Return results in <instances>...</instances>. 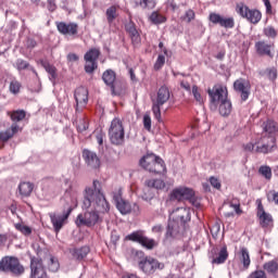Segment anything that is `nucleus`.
Wrapping results in <instances>:
<instances>
[{"label": "nucleus", "mask_w": 278, "mask_h": 278, "mask_svg": "<svg viewBox=\"0 0 278 278\" xmlns=\"http://www.w3.org/2000/svg\"><path fill=\"white\" fill-rule=\"evenodd\" d=\"M210 182H211L212 187H215L216 189H220V187H222V182H220V180H218V178H216V176H211Z\"/></svg>", "instance_id": "obj_59"}, {"label": "nucleus", "mask_w": 278, "mask_h": 278, "mask_svg": "<svg viewBox=\"0 0 278 278\" xmlns=\"http://www.w3.org/2000/svg\"><path fill=\"white\" fill-rule=\"evenodd\" d=\"M85 214L77 216L78 227L84 225L85 227H94L98 223H103V219L99 214H108L110 212V202L105 199L101 181L93 180L92 187L85 188L83 210H90Z\"/></svg>", "instance_id": "obj_1"}, {"label": "nucleus", "mask_w": 278, "mask_h": 278, "mask_svg": "<svg viewBox=\"0 0 278 278\" xmlns=\"http://www.w3.org/2000/svg\"><path fill=\"white\" fill-rule=\"evenodd\" d=\"M76 123L78 134H84V131H88L89 121L86 116H83Z\"/></svg>", "instance_id": "obj_38"}, {"label": "nucleus", "mask_w": 278, "mask_h": 278, "mask_svg": "<svg viewBox=\"0 0 278 278\" xmlns=\"http://www.w3.org/2000/svg\"><path fill=\"white\" fill-rule=\"evenodd\" d=\"M238 256H239V261H240V263H242L244 269H249V267L251 265L250 250H248V248H245V247L240 248V250L238 252Z\"/></svg>", "instance_id": "obj_26"}, {"label": "nucleus", "mask_w": 278, "mask_h": 278, "mask_svg": "<svg viewBox=\"0 0 278 278\" xmlns=\"http://www.w3.org/2000/svg\"><path fill=\"white\" fill-rule=\"evenodd\" d=\"M125 240L126 241H130V242H138V243H140V232H139V230H137V231H135V232H132L130 235H127L125 237Z\"/></svg>", "instance_id": "obj_54"}, {"label": "nucleus", "mask_w": 278, "mask_h": 278, "mask_svg": "<svg viewBox=\"0 0 278 278\" xmlns=\"http://www.w3.org/2000/svg\"><path fill=\"white\" fill-rule=\"evenodd\" d=\"M143 128L149 131L152 130V117L149 113H146L143 115Z\"/></svg>", "instance_id": "obj_52"}, {"label": "nucleus", "mask_w": 278, "mask_h": 278, "mask_svg": "<svg viewBox=\"0 0 278 278\" xmlns=\"http://www.w3.org/2000/svg\"><path fill=\"white\" fill-rule=\"evenodd\" d=\"M267 200L268 202H274L275 204H278V191L276 189H270L267 192Z\"/></svg>", "instance_id": "obj_50"}, {"label": "nucleus", "mask_w": 278, "mask_h": 278, "mask_svg": "<svg viewBox=\"0 0 278 278\" xmlns=\"http://www.w3.org/2000/svg\"><path fill=\"white\" fill-rule=\"evenodd\" d=\"M153 173L163 175L167 174V167L164 159H161V156H156V154H154Z\"/></svg>", "instance_id": "obj_27"}, {"label": "nucleus", "mask_w": 278, "mask_h": 278, "mask_svg": "<svg viewBox=\"0 0 278 278\" xmlns=\"http://www.w3.org/2000/svg\"><path fill=\"white\" fill-rule=\"evenodd\" d=\"M263 34L265 35V37H267L268 39H276L277 38V29L275 28V26H266L263 29Z\"/></svg>", "instance_id": "obj_43"}, {"label": "nucleus", "mask_w": 278, "mask_h": 278, "mask_svg": "<svg viewBox=\"0 0 278 278\" xmlns=\"http://www.w3.org/2000/svg\"><path fill=\"white\" fill-rule=\"evenodd\" d=\"M83 160H85L86 164L89 165L90 168H99V166H101V160L99 156L88 149L83 150Z\"/></svg>", "instance_id": "obj_21"}, {"label": "nucleus", "mask_w": 278, "mask_h": 278, "mask_svg": "<svg viewBox=\"0 0 278 278\" xmlns=\"http://www.w3.org/2000/svg\"><path fill=\"white\" fill-rule=\"evenodd\" d=\"M182 22H187V24H190L193 20H195V13L192 9H189L186 11L185 15L180 17Z\"/></svg>", "instance_id": "obj_47"}, {"label": "nucleus", "mask_w": 278, "mask_h": 278, "mask_svg": "<svg viewBox=\"0 0 278 278\" xmlns=\"http://www.w3.org/2000/svg\"><path fill=\"white\" fill-rule=\"evenodd\" d=\"M170 98V91L169 88L166 87V85H163L160 87L159 91L156 92V101L152 105V112L154 113V117L159 119V122L162 119V111L161 108L168 102Z\"/></svg>", "instance_id": "obj_6"}, {"label": "nucleus", "mask_w": 278, "mask_h": 278, "mask_svg": "<svg viewBox=\"0 0 278 278\" xmlns=\"http://www.w3.org/2000/svg\"><path fill=\"white\" fill-rule=\"evenodd\" d=\"M141 245H143V248H147L148 250H153V248L157 245V241H155V239H151L150 237L141 235Z\"/></svg>", "instance_id": "obj_39"}, {"label": "nucleus", "mask_w": 278, "mask_h": 278, "mask_svg": "<svg viewBox=\"0 0 278 278\" xmlns=\"http://www.w3.org/2000/svg\"><path fill=\"white\" fill-rule=\"evenodd\" d=\"M0 273H11L15 277H21L25 275V266L16 256H3L0 260Z\"/></svg>", "instance_id": "obj_3"}, {"label": "nucleus", "mask_w": 278, "mask_h": 278, "mask_svg": "<svg viewBox=\"0 0 278 278\" xmlns=\"http://www.w3.org/2000/svg\"><path fill=\"white\" fill-rule=\"evenodd\" d=\"M230 206H232V208H235L236 213L238 215H241V213H243L242 208H241V202L238 199H233L230 201Z\"/></svg>", "instance_id": "obj_55"}, {"label": "nucleus", "mask_w": 278, "mask_h": 278, "mask_svg": "<svg viewBox=\"0 0 278 278\" xmlns=\"http://www.w3.org/2000/svg\"><path fill=\"white\" fill-rule=\"evenodd\" d=\"M154 161L155 154H146V156H142L141 159V166L143 167V169H148V172H153Z\"/></svg>", "instance_id": "obj_29"}, {"label": "nucleus", "mask_w": 278, "mask_h": 278, "mask_svg": "<svg viewBox=\"0 0 278 278\" xmlns=\"http://www.w3.org/2000/svg\"><path fill=\"white\" fill-rule=\"evenodd\" d=\"M70 253L73 260H76V262H84V260H86L90 253V247L84 245L80 248H72L70 249Z\"/></svg>", "instance_id": "obj_22"}, {"label": "nucleus", "mask_w": 278, "mask_h": 278, "mask_svg": "<svg viewBox=\"0 0 278 278\" xmlns=\"http://www.w3.org/2000/svg\"><path fill=\"white\" fill-rule=\"evenodd\" d=\"M265 132L273 135V132H278V124L274 119H267L263 126Z\"/></svg>", "instance_id": "obj_36"}, {"label": "nucleus", "mask_w": 278, "mask_h": 278, "mask_svg": "<svg viewBox=\"0 0 278 278\" xmlns=\"http://www.w3.org/2000/svg\"><path fill=\"white\" fill-rule=\"evenodd\" d=\"M236 12L238 15L250 22V24H260L262 20V11L258 9H250L244 2L236 4Z\"/></svg>", "instance_id": "obj_5"}, {"label": "nucleus", "mask_w": 278, "mask_h": 278, "mask_svg": "<svg viewBox=\"0 0 278 278\" xmlns=\"http://www.w3.org/2000/svg\"><path fill=\"white\" fill-rule=\"evenodd\" d=\"M8 116H10L11 121L18 125L17 123H21V121H25V116H27V112L25 110H16L8 112Z\"/></svg>", "instance_id": "obj_31"}, {"label": "nucleus", "mask_w": 278, "mask_h": 278, "mask_svg": "<svg viewBox=\"0 0 278 278\" xmlns=\"http://www.w3.org/2000/svg\"><path fill=\"white\" fill-rule=\"evenodd\" d=\"M128 258L132 262H140V252L136 249L128 250Z\"/></svg>", "instance_id": "obj_53"}, {"label": "nucleus", "mask_w": 278, "mask_h": 278, "mask_svg": "<svg viewBox=\"0 0 278 278\" xmlns=\"http://www.w3.org/2000/svg\"><path fill=\"white\" fill-rule=\"evenodd\" d=\"M180 87L185 89L186 91H191V85L188 80H181Z\"/></svg>", "instance_id": "obj_62"}, {"label": "nucleus", "mask_w": 278, "mask_h": 278, "mask_svg": "<svg viewBox=\"0 0 278 278\" xmlns=\"http://www.w3.org/2000/svg\"><path fill=\"white\" fill-rule=\"evenodd\" d=\"M48 270L50 273H58V270H60V260H58V257L50 255L48 261Z\"/></svg>", "instance_id": "obj_37"}, {"label": "nucleus", "mask_w": 278, "mask_h": 278, "mask_svg": "<svg viewBox=\"0 0 278 278\" xmlns=\"http://www.w3.org/2000/svg\"><path fill=\"white\" fill-rule=\"evenodd\" d=\"M254 48L256 51V54L260 56H269V59H274L275 56V43L265 41V40H260L255 41Z\"/></svg>", "instance_id": "obj_14"}, {"label": "nucleus", "mask_w": 278, "mask_h": 278, "mask_svg": "<svg viewBox=\"0 0 278 278\" xmlns=\"http://www.w3.org/2000/svg\"><path fill=\"white\" fill-rule=\"evenodd\" d=\"M73 214V206H70L66 211L63 212L62 215L50 213V220L55 233H60L62 227L68 223V217Z\"/></svg>", "instance_id": "obj_7"}, {"label": "nucleus", "mask_w": 278, "mask_h": 278, "mask_svg": "<svg viewBox=\"0 0 278 278\" xmlns=\"http://www.w3.org/2000/svg\"><path fill=\"white\" fill-rule=\"evenodd\" d=\"M45 70L50 75V81H55L58 79V68L49 63L43 64Z\"/></svg>", "instance_id": "obj_40"}, {"label": "nucleus", "mask_w": 278, "mask_h": 278, "mask_svg": "<svg viewBox=\"0 0 278 278\" xmlns=\"http://www.w3.org/2000/svg\"><path fill=\"white\" fill-rule=\"evenodd\" d=\"M126 31L129 34L132 42H136V39L138 38V29H136V25L132 23L126 25Z\"/></svg>", "instance_id": "obj_44"}, {"label": "nucleus", "mask_w": 278, "mask_h": 278, "mask_svg": "<svg viewBox=\"0 0 278 278\" xmlns=\"http://www.w3.org/2000/svg\"><path fill=\"white\" fill-rule=\"evenodd\" d=\"M56 28L62 36H70L71 38H78L79 24L75 22H56Z\"/></svg>", "instance_id": "obj_10"}, {"label": "nucleus", "mask_w": 278, "mask_h": 278, "mask_svg": "<svg viewBox=\"0 0 278 278\" xmlns=\"http://www.w3.org/2000/svg\"><path fill=\"white\" fill-rule=\"evenodd\" d=\"M165 263H161L157 258L153 256L141 257V269L146 274H154L155 269H164Z\"/></svg>", "instance_id": "obj_13"}, {"label": "nucleus", "mask_w": 278, "mask_h": 278, "mask_svg": "<svg viewBox=\"0 0 278 278\" xmlns=\"http://www.w3.org/2000/svg\"><path fill=\"white\" fill-rule=\"evenodd\" d=\"M257 203V212L256 215L260 219V224L263 228H270L271 226H274V219H273V215H270V213H267L264 208V204L262 202V200H256Z\"/></svg>", "instance_id": "obj_15"}, {"label": "nucleus", "mask_w": 278, "mask_h": 278, "mask_svg": "<svg viewBox=\"0 0 278 278\" xmlns=\"http://www.w3.org/2000/svg\"><path fill=\"white\" fill-rule=\"evenodd\" d=\"M149 20L155 25L165 24V22H167V17L162 15V13L159 11H152V13L149 15Z\"/></svg>", "instance_id": "obj_34"}, {"label": "nucleus", "mask_w": 278, "mask_h": 278, "mask_svg": "<svg viewBox=\"0 0 278 278\" xmlns=\"http://www.w3.org/2000/svg\"><path fill=\"white\" fill-rule=\"evenodd\" d=\"M101 55V50L99 48H91L85 53L84 60L86 62L85 71L86 73H94L98 68L97 60Z\"/></svg>", "instance_id": "obj_9"}, {"label": "nucleus", "mask_w": 278, "mask_h": 278, "mask_svg": "<svg viewBox=\"0 0 278 278\" xmlns=\"http://www.w3.org/2000/svg\"><path fill=\"white\" fill-rule=\"evenodd\" d=\"M249 278H267L266 271L264 269H256L250 274Z\"/></svg>", "instance_id": "obj_58"}, {"label": "nucleus", "mask_w": 278, "mask_h": 278, "mask_svg": "<svg viewBox=\"0 0 278 278\" xmlns=\"http://www.w3.org/2000/svg\"><path fill=\"white\" fill-rule=\"evenodd\" d=\"M233 89L240 94L242 102H247L251 96V83L245 78H237L233 83Z\"/></svg>", "instance_id": "obj_11"}, {"label": "nucleus", "mask_w": 278, "mask_h": 278, "mask_svg": "<svg viewBox=\"0 0 278 278\" xmlns=\"http://www.w3.org/2000/svg\"><path fill=\"white\" fill-rule=\"evenodd\" d=\"M58 5L55 4V0H48V10L49 12H55Z\"/></svg>", "instance_id": "obj_61"}, {"label": "nucleus", "mask_w": 278, "mask_h": 278, "mask_svg": "<svg viewBox=\"0 0 278 278\" xmlns=\"http://www.w3.org/2000/svg\"><path fill=\"white\" fill-rule=\"evenodd\" d=\"M178 232H179V230H178L177 224H173V223L167 224V231L165 235V237H167V239L169 237H175V235H177Z\"/></svg>", "instance_id": "obj_45"}, {"label": "nucleus", "mask_w": 278, "mask_h": 278, "mask_svg": "<svg viewBox=\"0 0 278 278\" xmlns=\"http://www.w3.org/2000/svg\"><path fill=\"white\" fill-rule=\"evenodd\" d=\"M29 278H49V274H47V268L45 267V263H42V258L36 256L30 257Z\"/></svg>", "instance_id": "obj_8"}, {"label": "nucleus", "mask_w": 278, "mask_h": 278, "mask_svg": "<svg viewBox=\"0 0 278 278\" xmlns=\"http://www.w3.org/2000/svg\"><path fill=\"white\" fill-rule=\"evenodd\" d=\"M146 187L153 189H165L166 182L162 178H149L146 180Z\"/></svg>", "instance_id": "obj_33"}, {"label": "nucleus", "mask_w": 278, "mask_h": 278, "mask_svg": "<svg viewBox=\"0 0 278 278\" xmlns=\"http://www.w3.org/2000/svg\"><path fill=\"white\" fill-rule=\"evenodd\" d=\"M207 93L210 96L211 102L214 104H222L223 99L227 96V86L222 83H217L212 87V89H207Z\"/></svg>", "instance_id": "obj_12"}, {"label": "nucleus", "mask_w": 278, "mask_h": 278, "mask_svg": "<svg viewBox=\"0 0 278 278\" xmlns=\"http://www.w3.org/2000/svg\"><path fill=\"white\" fill-rule=\"evenodd\" d=\"M263 267L265 271L268 274H277L278 271V261L276 258H273L271 261H267L263 264Z\"/></svg>", "instance_id": "obj_35"}, {"label": "nucleus", "mask_w": 278, "mask_h": 278, "mask_svg": "<svg viewBox=\"0 0 278 278\" xmlns=\"http://www.w3.org/2000/svg\"><path fill=\"white\" fill-rule=\"evenodd\" d=\"M16 68H17V71H26V68H29V62H27L23 59H18L16 61Z\"/></svg>", "instance_id": "obj_56"}, {"label": "nucleus", "mask_w": 278, "mask_h": 278, "mask_svg": "<svg viewBox=\"0 0 278 278\" xmlns=\"http://www.w3.org/2000/svg\"><path fill=\"white\" fill-rule=\"evenodd\" d=\"M228 257H229L228 245L224 244L220 248L218 254L216 256H213L212 263L216 265H220L223 263H226Z\"/></svg>", "instance_id": "obj_28"}, {"label": "nucleus", "mask_w": 278, "mask_h": 278, "mask_svg": "<svg viewBox=\"0 0 278 278\" xmlns=\"http://www.w3.org/2000/svg\"><path fill=\"white\" fill-rule=\"evenodd\" d=\"M21 88H22L21 81L13 79L10 83L9 90L10 92H12V94H18V92H21Z\"/></svg>", "instance_id": "obj_46"}, {"label": "nucleus", "mask_w": 278, "mask_h": 278, "mask_svg": "<svg viewBox=\"0 0 278 278\" xmlns=\"http://www.w3.org/2000/svg\"><path fill=\"white\" fill-rule=\"evenodd\" d=\"M15 229L21 231L24 236H31V228L24 224H15Z\"/></svg>", "instance_id": "obj_48"}, {"label": "nucleus", "mask_w": 278, "mask_h": 278, "mask_svg": "<svg viewBox=\"0 0 278 278\" xmlns=\"http://www.w3.org/2000/svg\"><path fill=\"white\" fill-rule=\"evenodd\" d=\"M166 62V56L164 54H159L156 62L154 63V70L159 71L164 67Z\"/></svg>", "instance_id": "obj_49"}, {"label": "nucleus", "mask_w": 278, "mask_h": 278, "mask_svg": "<svg viewBox=\"0 0 278 278\" xmlns=\"http://www.w3.org/2000/svg\"><path fill=\"white\" fill-rule=\"evenodd\" d=\"M266 72L269 80H277V76H278L277 67H268Z\"/></svg>", "instance_id": "obj_57"}, {"label": "nucleus", "mask_w": 278, "mask_h": 278, "mask_svg": "<svg viewBox=\"0 0 278 278\" xmlns=\"http://www.w3.org/2000/svg\"><path fill=\"white\" fill-rule=\"evenodd\" d=\"M106 21L109 25L114 23L115 18H118V5H111L105 12Z\"/></svg>", "instance_id": "obj_32"}, {"label": "nucleus", "mask_w": 278, "mask_h": 278, "mask_svg": "<svg viewBox=\"0 0 278 278\" xmlns=\"http://www.w3.org/2000/svg\"><path fill=\"white\" fill-rule=\"evenodd\" d=\"M141 7H142V9L151 11V10L155 9L156 2H155V0H141Z\"/></svg>", "instance_id": "obj_51"}, {"label": "nucleus", "mask_w": 278, "mask_h": 278, "mask_svg": "<svg viewBox=\"0 0 278 278\" xmlns=\"http://www.w3.org/2000/svg\"><path fill=\"white\" fill-rule=\"evenodd\" d=\"M102 79L111 88L112 93L116 94V72L106 70L102 75Z\"/></svg>", "instance_id": "obj_23"}, {"label": "nucleus", "mask_w": 278, "mask_h": 278, "mask_svg": "<svg viewBox=\"0 0 278 278\" xmlns=\"http://www.w3.org/2000/svg\"><path fill=\"white\" fill-rule=\"evenodd\" d=\"M170 198H175L176 200H189L190 202H194L195 200V191L190 187H177L173 189L170 193Z\"/></svg>", "instance_id": "obj_16"}, {"label": "nucleus", "mask_w": 278, "mask_h": 278, "mask_svg": "<svg viewBox=\"0 0 278 278\" xmlns=\"http://www.w3.org/2000/svg\"><path fill=\"white\" fill-rule=\"evenodd\" d=\"M258 174L266 178V180H271L273 178V169L269 165H261V167H258Z\"/></svg>", "instance_id": "obj_42"}, {"label": "nucleus", "mask_w": 278, "mask_h": 278, "mask_svg": "<svg viewBox=\"0 0 278 278\" xmlns=\"http://www.w3.org/2000/svg\"><path fill=\"white\" fill-rule=\"evenodd\" d=\"M109 138L111 143L117 147L125 142V126H123V121H121V118L115 117L111 122Z\"/></svg>", "instance_id": "obj_4"}, {"label": "nucleus", "mask_w": 278, "mask_h": 278, "mask_svg": "<svg viewBox=\"0 0 278 278\" xmlns=\"http://www.w3.org/2000/svg\"><path fill=\"white\" fill-rule=\"evenodd\" d=\"M21 131H23V128L18 124L13 123L10 128L0 131V142L7 144V142H10Z\"/></svg>", "instance_id": "obj_19"}, {"label": "nucleus", "mask_w": 278, "mask_h": 278, "mask_svg": "<svg viewBox=\"0 0 278 278\" xmlns=\"http://www.w3.org/2000/svg\"><path fill=\"white\" fill-rule=\"evenodd\" d=\"M226 96L223 98L222 103L219 104V113L220 115L227 116L232 112V102L228 100V87H226Z\"/></svg>", "instance_id": "obj_25"}, {"label": "nucleus", "mask_w": 278, "mask_h": 278, "mask_svg": "<svg viewBox=\"0 0 278 278\" xmlns=\"http://www.w3.org/2000/svg\"><path fill=\"white\" fill-rule=\"evenodd\" d=\"M208 21L212 22V24H218L223 28H235L236 26L235 17H224L219 13H210Z\"/></svg>", "instance_id": "obj_17"}, {"label": "nucleus", "mask_w": 278, "mask_h": 278, "mask_svg": "<svg viewBox=\"0 0 278 278\" xmlns=\"http://www.w3.org/2000/svg\"><path fill=\"white\" fill-rule=\"evenodd\" d=\"M76 101V112L84 110L88 105V89L86 87H78L74 93Z\"/></svg>", "instance_id": "obj_18"}, {"label": "nucleus", "mask_w": 278, "mask_h": 278, "mask_svg": "<svg viewBox=\"0 0 278 278\" xmlns=\"http://www.w3.org/2000/svg\"><path fill=\"white\" fill-rule=\"evenodd\" d=\"M244 150L258 154H268L277 150V139L273 136L261 137V139H258V141H255V143H253L252 141L245 143Z\"/></svg>", "instance_id": "obj_2"}, {"label": "nucleus", "mask_w": 278, "mask_h": 278, "mask_svg": "<svg viewBox=\"0 0 278 278\" xmlns=\"http://www.w3.org/2000/svg\"><path fill=\"white\" fill-rule=\"evenodd\" d=\"M170 215L176 222H181L182 224H186V222L191 219L190 208H187L186 206H178L172 211Z\"/></svg>", "instance_id": "obj_20"}, {"label": "nucleus", "mask_w": 278, "mask_h": 278, "mask_svg": "<svg viewBox=\"0 0 278 278\" xmlns=\"http://www.w3.org/2000/svg\"><path fill=\"white\" fill-rule=\"evenodd\" d=\"M113 199L121 214H129V212H131V204L125 201V199H123V195L121 193L115 194Z\"/></svg>", "instance_id": "obj_24"}, {"label": "nucleus", "mask_w": 278, "mask_h": 278, "mask_svg": "<svg viewBox=\"0 0 278 278\" xmlns=\"http://www.w3.org/2000/svg\"><path fill=\"white\" fill-rule=\"evenodd\" d=\"M38 42H36L35 39H28L26 41V46L28 49H35V47H37Z\"/></svg>", "instance_id": "obj_63"}, {"label": "nucleus", "mask_w": 278, "mask_h": 278, "mask_svg": "<svg viewBox=\"0 0 278 278\" xmlns=\"http://www.w3.org/2000/svg\"><path fill=\"white\" fill-rule=\"evenodd\" d=\"M97 142L100 147H103V140H105V132H98L96 136Z\"/></svg>", "instance_id": "obj_60"}, {"label": "nucleus", "mask_w": 278, "mask_h": 278, "mask_svg": "<svg viewBox=\"0 0 278 278\" xmlns=\"http://www.w3.org/2000/svg\"><path fill=\"white\" fill-rule=\"evenodd\" d=\"M18 192L22 197H30L34 192V184L28 181H23L18 185Z\"/></svg>", "instance_id": "obj_30"}, {"label": "nucleus", "mask_w": 278, "mask_h": 278, "mask_svg": "<svg viewBox=\"0 0 278 278\" xmlns=\"http://www.w3.org/2000/svg\"><path fill=\"white\" fill-rule=\"evenodd\" d=\"M192 96L199 104H204V96L202 94V89H200L198 85L192 86Z\"/></svg>", "instance_id": "obj_41"}, {"label": "nucleus", "mask_w": 278, "mask_h": 278, "mask_svg": "<svg viewBox=\"0 0 278 278\" xmlns=\"http://www.w3.org/2000/svg\"><path fill=\"white\" fill-rule=\"evenodd\" d=\"M265 7H266V13H273V4L270 3V0H263Z\"/></svg>", "instance_id": "obj_64"}]
</instances>
